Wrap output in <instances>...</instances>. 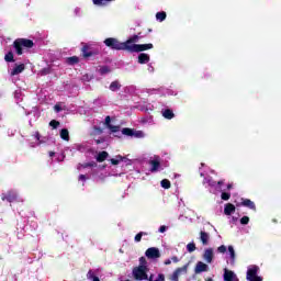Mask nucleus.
Returning <instances> with one entry per match:
<instances>
[{
    "instance_id": "1",
    "label": "nucleus",
    "mask_w": 281,
    "mask_h": 281,
    "mask_svg": "<svg viewBox=\"0 0 281 281\" xmlns=\"http://www.w3.org/2000/svg\"><path fill=\"white\" fill-rule=\"evenodd\" d=\"M23 47L24 49H32V47H34V41L27 38H16L13 42V48L15 49V54L18 56H23Z\"/></svg>"
},
{
    "instance_id": "2",
    "label": "nucleus",
    "mask_w": 281,
    "mask_h": 281,
    "mask_svg": "<svg viewBox=\"0 0 281 281\" xmlns=\"http://www.w3.org/2000/svg\"><path fill=\"white\" fill-rule=\"evenodd\" d=\"M104 45L110 47V49H115L116 52H126L124 42H120L115 37H108L104 40Z\"/></svg>"
},
{
    "instance_id": "3",
    "label": "nucleus",
    "mask_w": 281,
    "mask_h": 281,
    "mask_svg": "<svg viewBox=\"0 0 281 281\" xmlns=\"http://www.w3.org/2000/svg\"><path fill=\"white\" fill-rule=\"evenodd\" d=\"M81 45H83L81 48V54L83 58H91L92 56H98L100 54V49L93 47V45L91 44L82 43Z\"/></svg>"
},
{
    "instance_id": "4",
    "label": "nucleus",
    "mask_w": 281,
    "mask_h": 281,
    "mask_svg": "<svg viewBox=\"0 0 281 281\" xmlns=\"http://www.w3.org/2000/svg\"><path fill=\"white\" fill-rule=\"evenodd\" d=\"M133 276L135 280L142 281V280H149L148 278V267L138 266L133 269Z\"/></svg>"
},
{
    "instance_id": "5",
    "label": "nucleus",
    "mask_w": 281,
    "mask_h": 281,
    "mask_svg": "<svg viewBox=\"0 0 281 281\" xmlns=\"http://www.w3.org/2000/svg\"><path fill=\"white\" fill-rule=\"evenodd\" d=\"M144 38V36L139 35H133L127 41L123 42L125 45V52H128L130 54L133 52L132 47L137 46L139 43V40Z\"/></svg>"
},
{
    "instance_id": "6",
    "label": "nucleus",
    "mask_w": 281,
    "mask_h": 281,
    "mask_svg": "<svg viewBox=\"0 0 281 281\" xmlns=\"http://www.w3.org/2000/svg\"><path fill=\"white\" fill-rule=\"evenodd\" d=\"M259 269L260 268L258 266H252L251 268H249L247 270L246 280H248V281H262V277L258 276Z\"/></svg>"
},
{
    "instance_id": "7",
    "label": "nucleus",
    "mask_w": 281,
    "mask_h": 281,
    "mask_svg": "<svg viewBox=\"0 0 281 281\" xmlns=\"http://www.w3.org/2000/svg\"><path fill=\"white\" fill-rule=\"evenodd\" d=\"M188 274V265L177 268L171 276H169L170 281H179L180 276Z\"/></svg>"
},
{
    "instance_id": "8",
    "label": "nucleus",
    "mask_w": 281,
    "mask_h": 281,
    "mask_svg": "<svg viewBox=\"0 0 281 281\" xmlns=\"http://www.w3.org/2000/svg\"><path fill=\"white\" fill-rule=\"evenodd\" d=\"M19 199V195L15 193L14 190H9L5 193L1 194V200L7 201L8 203H14Z\"/></svg>"
},
{
    "instance_id": "9",
    "label": "nucleus",
    "mask_w": 281,
    "mask_h": 281,
    "mask_svg": "<svg viewBox=\"0 0 281 281\" xmlns=\"http://www.w3.org/2000/svg\"><path fill=\"white\" fill-rule=\"evenodd\" d=\"M145 256L150 260H156L157 258H161V252L159 251V248L150 247L145 251Z\"/></svg>"
},
{
    "instance_id": "10",
    "label": "nucleus",
    "mask_w": 281,
    "mask_h": 281,
    "mask_svg": "<svg viewBox=\"0 0 281 281\" xmlns=\"http://www.w3.org/2000/svg\"><path fill=\"white\" fill-rule=\"evenodd\" d=\"M237 207H248V210H252V212H256V203L251 201L250 199L241 198V202L236 204Z\"/></svg>"
},
{
    "instance_id": "11",
    "label": "nucleus",
    "mask_w": 281,
    "mask_h": 281,
    "mask_svg": "<svg viewBox=\"0 0 281 281\" xmlns=\"http://www.w3.org/2000/svg\"><path fill=\"white\" fill-rule=\"evenodd\" d=\"M155 47L153 44H138L137 46L132 47L131 54H139V52H148Z\"/></svg>"
},
{
    "instance_id": "12",
    "label": "nucleus",
    "mask_w": 281,
    "mask_h": 281,
    "mask_svg": "<svg viewBox=\"0 0 281 281\" xmlns=\"http://www.w3.org/2000/svg\"><path fill=\"white\" fill-rule=\"evenodd\" d=\"M202 258L205 260V262H207V265H212L214 260V248H206Z\"/></svg>"
},
{
    "instance_id": "13",
    "label": "nucleus",
    "mask_w": 281,
    "mask_h": 281,
    "mask_svg": "<svg viewBox=\"0 0 281 281\" xmlns=\"http://www.w3.org/2000/svg\"><path fill=\"white\" fill-rule=\"evenodd\" d=\"M209 269L210 267L206 263H204L203 261H198L194 267V273L199 276V273H205V271H207Z\"/></svg>"
},
{
    "instance_id": "14",
    "label": "nucleus",
    "mask_w": 281,
    "mask_h": 281,
    "mask_svg": "<svg viewBox=\"0 0 281 281\" xmlns=\"http://www.w3.org/2000/svg\"><path fill=\"white\" fill-rule=\"evenodd\" d=\"M150 172H157L159 171V168H161V161H159V157H156L154 160L149 161Z\"/></svg>"
},
{
    "instance_id": "15",
    "label": "nucleus",
    "mask_w": 281,
    "mask_h": 281,
    "mask_svg": "<svg viewBox=\"0 0 281 281\" xmlns=\"http://www.w3.org/2000/svg\"><path fill=\"white\" fill-rule=\"evenodd\" d=\"M25 71V64L15 65V67L11 70V76H19V74H23Z\"/></svg>"
},
{
    "instance_id": "16",
    "label": "nucleus",
    "mask_w": 281,
    "mask_h": 281,
    "mask_svg": "<svg viewBox=\"0 0 281 281\" xmlns=\"http://www.w3.org/2000/svg\"><path fill=\"white\" fill-rule=\"evenodd\" d=\"M236 212V206L232 203H227L225 204V207H224V214L226 216H232V214H234Z\"/></svg>"
},
{
    "instance_id": "17",
    "label": "nucleus",
    "mask_w": 281,
    "mask_h": 281,
    "mask_svg": "<svg viewBox=\"0 0 281 281\" xmlns=\"http://www.w3.org/2000/svg\"><path fill=\"white\" fill-rule=\"evenodd\" d=\"M146 63H150V55L140 53L138 55V64L139 65H146Z\"/></svg>"
},
{
    "instance_id": "18",
    "label": "nucleus",
    "mask_w": 281,
    "mask_h": 281,
    "mask_svg": "<svg viewBox=\"0 0 281 281\" xmlns=\"http://www.w3.org/2000/svg\"><path fill=\"white\" fill-rule=\"evenodd\" d=\"M236 278V274L232 270H224V281H234Z\"/></svg>"
},
{
    "instance_id": "19",
    "label": "nucleus",
    "mask_w": 281,
    "mask_h": 281,
    "mask_svg": "<svg viewBox=\"0 0 281 281\" xmlns=\"http://www.w3.org/2000/svg\"><path fill=\"white\" fill-rule=\"evenodd\" d=\"M108 158H109L108 151H100L95 157L98 164H102V161H106Z\"/></svg>"
},
{
    "instance_id": "20",
    "label": "nucleus",
    "mask_w": 281,
    "mask_h": 281,
    "mask_svg": "<svg viewBox=\"0 0 281 281\" xmlns=\"http://www.w3.org/2000/svg\"><path fill=\"white\" fill-rule=\"evenodd\" d=\"M200 240L202 245H209L210 244V234L205 232H200Z\"/></svg>"
},
{
    "instance_id": "21",
    "label": "nucleus",
    "mask_w": 281,
    "mask_h": 281,
    "mask_svg": "<svg viewBox=\"0 0 281 281\" xmlns=\"http://www.w3.org/2000/svg\"><path fill=\"white\" fill-rule=\"evenodd\" d=\"M110 91H120L122 89V83H120V81L115 80V81H112L110 87H109Z\"/></svg>"
},
{
    "instance_id": "22",
    "label": "nucleus",
    "mask_w": 281,
    "mask_h": 281,
    "mask_svg": "<svg viewBox=\"0 0 281 281\" xmlns=\"http://www.w3.org/2000/svg\"><path fill=\"white\" fill-rule=\"evenodd\" d=\"M162 117H165V120H172L175 117V112L170 109H166L162 111Z\"/></svg>"
},
{
    "instance_id": "23",
    "label": "nucleus",
    "mask_w": 281,
    "mask_h": 281,
    "mask_svg": "<svg viewBox=\"0 0 281 281\" xmlns=\"http://www.w3.org/2000/svg\"><path fill=\"white\" fill-rule=\"evenodd\" d=\"M122 133H123V135H126L127 137H134V135H135V131L130 127H124L122 130Z\"/></svg>"
},
{
    "instance_id": "24",
    "label": "nucleus",
    "mask_w": 281,
    "mask_h": 281,
    "mask_svg": "<svg viewBox=\"0 0 281 281\" xmlns=\"http://www.w3.org/2000/svg\"><path fill=\"white\" fill-rule=\"evenodd\" d=\"M111 1L113 0H92L94 5H100V7L109 5Z\"/></svg>"
},
{
    "instance_id": "25",
    "label": "nucleus",
    "mask_w": 281,
    "mask_h": 281,
    "mask_svg": "<svg viewBox=\"0 0 281 281\" xmlns=\"http://www.w3.org/2000/svg\"><path fill=\"white\" fill-rule=\"evenodd\" d=\"M59 135L64 139V142H69V130L63 128Z\"/></svg>"
},
{
    "instance_id": "26",
    "label": "nucleus",
    "mask_w": 281,
    "mask_h": 281,
    "mask_svg": "<svg viewBox=\"0 0 281 281\" xmlns=\"http://www.w3.org/2000/svg\"><path fill=\"white\" fill-rule=\"evenodd\" d=\"M80 63V58L78 56H72L67 58L68 65H78Z\"/></svg>"
},
{
    "instance_id": "27",
    "label": "nucleus",
    "mask_w": 281,
    "mask_h": 281,
    "mask_svg": "<svg viewBox=\"0 0 281 281\" xmlns=\"http://www.w3.org/2000/svg\"><path fill=\"white\" fill-rule=\"evenodd\" d=\"M5 63H14V53L12 50L4 55Z\"/></svg>"
},
{
    "instance_id": "28",
    "label": "nucleus",
    "mask_w": 281,
    "mask_h": 281,
    "mask_svg": "<svg viewBox=\"0 0 281 281\" xmlns=\"http://www.w3.org/2000/svg\"><path fill=\"white\" fill-rule=\"evenodd\" d=\"M124 159H126V157H122L121 155H119L116 156V158H112L110 161L112 166H117L120 161H124Z\"/></svg>"
},
{
    "instance_id": "29",
    "label": "nucleus",
    "mask_w": 281,
    "mask_h": 281,
    "mask_svg": "<svg viewBox=\"0 0 281 281\" xmlns=\"http://www.w3.org/2000/svg\"><path fill=\"white\" fill-rule=\"evenodd\" d=\"M160 186L161 188H164L165 190H170L171 188V183H170V180L168 179H162L161 182H160Z\"/></svg>"
},
{
    "instance_id": "30",
    "label": "nucleus",
    "mask_w": 281,
    "mask_h": 281,
    "mask_svg": "<svg viewBox=\"0 0 281 281\" xmlns=\"http://www.w3.org/2000/svg\"><path fill=\"white\" fill-rule=\"evenodd\" d=\"M99 74L104 76L106 74H111V68L109 66H101L99 69Z\"/></svg>"
},
{
    "instance_id": "31",
    "label": "nucleus",
    "mask_w": 281,
    "mask_h": 281,
    "mask_svg": "<svg viewBox=\"0 0 281 281\" xmlns=\"http://www.w3.org/2000/svg\"><path fill=\"white\" fill-rule=\"evenodd\" d=\"M153 278H155V276L150 274L148 281H166V276H164V273L158 274L155 280Z\"/></svg>"
},
{
    "instance_id": "32",
    "label": "nucleus",
    "mask_w": 281,
    "mask_h": 281,
    "mask_svg": "<svg viewBox=\"0 0 281 281\" xmlns=\"http://www.w3.org/2000/svg\"><path fill=\"white\" fill-rule=\"evenodd\" d=\"M143 236H148V233L139 232L138 234H136L135 237H134L135 243H142V237Z\"/></svg>"
},
{
    "instance_id": "33",
    "label": "nucleus",
    "mask_w": 281,
    "mask_h": 281,
    "mask_svg": "<svg viewBox=\"0 0 281 281\" xmlns=\"http://www.w3.org/2000/svg\"><path fill=\"white\" fill-rule=\"evenodd\" d=\"M87 278H88V280L100 281V278H99V277H95V273L92 272V270H89V271H88Z\"/></svg>"
},
{
    "instance_id": "34",
    "label": "nucleus",
    "mask_w": 281,
    "mask_h": 281,
    "mask_svg": "<svg viewBox=\"0 0 281 281\" xmlns=\"http://www.w3.org/2000/svg\"><path fill=\"white\" fill-rule=\"evenodd\" d=\"M187 251H189V254H192L193 251H196V244H194V241L189 243L187 245Z\"/></svg>"
},
{
    "instance_id": "35",
    "label": "nucleus",
    "mask_w": 281,
    "mask_h": 281,
    "mask_svg": "<svg viewBox=\"0 0 281 281\" xmlns=\"http://www.w3.org/2000/svg\"><path fill=\"white\" fill-rule=\"evenodd\" d=\"M228 251L231 254L232 262L236 260V251L234 250V246H228Z\"/></svg>"
},
{
    "instance_id": "36",
    "label": "nucleus",
    "mask_w": 281,
    "mask_h": 281,
    "mask_svg": "<svg viewBox=\"0 0 281 281\" xmlns=\"http://www.w3.org/2000/svg\"><path fill=\"white\" fill-rule=\"evenodd\" d=\"M156 19L157 21H166V12L161 11V12H158L156 13Z\"/></svg>"
},
{
    "instance_id": "37",
    "label": "nucleus",
    "mask_w": 281,
    "mask_h": 281,
    "mask_svg": "<svg viewBox=\"0 0 281 281\" xmlns=\"http://www.w3.org/2000/svg\"><path fill=\"white\" fill-rule=\"evenodd\" d=\"M221 199H222V201H229V199H232V193L222 192Z\"/></svg>"
},
{
    "instance_id": "38",
    "label": "nucleus",
    "mask_w": 281,
    "mask_h": 281,
    "mask_svg": "<svg viewBox=\"0 0 281 281\" xmlns=\"http://www.w3.org/2000/svg\"><path fill=\"white\" fill-rule=\"evenodd\" d=\"M98 166V164L95 161H91V162H85L82 165V168H95Z\"/></svg>"
},
{
    "instance_id": "39",
    "label": "nucleus",
    "mask_w": 281,
    "mask_h": 281,
    "mask_svg": "<svg viewBox=\"0 0 281 281\" xmlns=\"http://www.w3.org/2000/svg\"><path fill=\"white\" fill-rule=\"evenodd\" d=\"M49 126H52V128H58L60 126V122H58L56 120H52L49 122Z\"/></svg>"
},
{
    "instance_id": "40",
    "label": "nucleus",
    "mask_w": 281,
    "mask_h": 281,
    "mask_svg": "<svg viewBox=\"0 0 281 281\" xmlns=\"http://www.w3.org/2000/svg\"><path fill=\"white\" fill-rule=\"evenodd\" d=\"M111 133H120V125H110V127H108Z\"/></svg>"
},
{
    "instance_id": "41",
    "label": "nucleus",
    "mask_w": 281,
    "mask_h": 281,
    "mask_svg": "<svg viewBox=\"0 0 281 281\" xmlns=\"http://www.w3.org/2000/svg\"><path fill=\"white\" fill-rule=\"evenodd\" d=\"M147 265H148V261H146V257H140L138 267H148Z\"/></svg>"
},
{
    "instance_id": "42",
    "label": "nucleus",
    "mask_w": 281,
    "mask_h": 281,
    "mask_svg": "<svg viewBox=\"0 0 281 281\" xmlns=\"http://www.w3.org/2000/svg\"><path fill=\"white\" fill-rule=\"evenodd\" d=\"M240 225H249V216H243L240 218Z\"/></svg>"
},
{
    "instance_id": "43",
    "label": "nucleus",
    "mask_w": 281,
    "mask_h": 281,
    "mask_svg": "<svg viewBox=\"0 0 281 281\" xmlns=\"http://www.w3.org/2000/svg\"><path fill=\"white\" fill-rule=\"evenodd\" d=\"M218 254H225L227 251V247L225 245H222L217 248Z\"/></svg>"
},
{
    "instance_id": "44",
    "label": "nucleus",
    "mask_w": 281,
    "mask_h": 281,
    "mask_svg": "<svg viewBox=\"0 0 281 281\" xmlns=\"http://www.w3.org/2000/svg\"><path fill=\"white\" fill-rule=\"evenodd\" d=\"M111 116L105 117V126L109 128L111 126Z\"/></svg>"
},
{
    "instance_id": "45",
    "label": "nucleus",
    "mask_w": 281,
    "mask_h": 281,
    "mask_svg": "<svg viewBox=\"0 0 281 281\" xmlns=\"http://www.w3.org/2000/svg\"><path fill=\"white\" fill-rule=\"evenodd\" d=\"M134 137H144V132L142 131L134 132Z\"/></svg>"
},
{
    "instance_id": "46",
    "label": "nucleus",
    "mask_w": 281,
    "mask_h": 281,
    "mask_svg": "<svg viewBox=\"0 0 281 281\" xmlns=\"http://www.w3.org/2000/svg\"><path fill=\"white\" fill-rule=\"evenodd\" d=\"M54 110H55L57 113H60V111H63V108H61L60 105L56 104V105L54 106Z\"/></svg>"
},
{
    "instance_id": "47",
    "label": "nucleus",
    "mask_w": 281,
    "mask_h": 281,
    "mask_svg": "<svg viewBox=\"0 0 281 281\" xmlns=\"http://www.w3.org/2000/svg\"><path fill=\"white\" fill-rule=\"evenodd\" d=\"M42 72H43L44 76H47V74H50V70H49V68H44L42 70Z\"/></svg>"
},
{
    "instance_id": "48",
    "label": "nucleus",
    "mask_w": 281,
    "mask_h": 281,
    "mask_svg": "<svg viewBox=\"0 0 281 281\" xmlns=\"http://www.w3.org/2000/svg\"><path fill=\"white\" fill-rule=\"evenodd\" d=\"M95 133H98V135H102L103 131L101 130V127H94Z\"/></svg>"
},
{
    "instance_id": "49",
    "label": "nucleus",
    "mask_w": 281,
    "mask_h": 281,
    "mask_svg": "<svg viewBox=\"0 0 281 281\" xmlns=\"http://www.w3.org/2000/svg\"><path fill=\"white\" fill-rule=\"evenodd\" d=\"M167 229H168V227H166L164 225L159 227L160 234H164V232H166Z\"/></svg>"
},
{
    "instance_id": "50",
    "label": "nucleus",
    "mask_w": 281,
    "mask_h": 281,
    "mask_svg": "<svg viewBox=\"0 0 281 281\" xmlns=\"http://www.w3.org/2000/svg\"><path fill=\"white\" fill-rule=\"evenodd\" d=\"M95 144L97 145L104 144V138L95 139Z\"/></svg>"
},
{
    "instance_id": "51",
    "label": "nucleus",
    "mask_w": 281,
    "mask_h": 281,
    "mask_svg": "<svg viewBox=\"0 0 281 281\" xmlns=\"http://www.w3.org/2000/svg\"><path fill=\"white\" fill-rule=\"evenodd\" d=\"M79 181H87V176L80 175L79 176Z\"/></svg>"
},
{
    "instance_id": "52",
    "label": "nucleus",
    "mask_w": 281,
    "mask_h": 281,
    "mask_svg": "<svg viewBox=\"0 0 281 281\" xmlns=\"http://www.w3.org/2000/svg\"><path fill=\"white\" fill-rule=\"evenodd\" d=\"M171 260H172V262H179V257L173 256V257H171Z\"/></svg>"
},
{
    "instance_id": "53",
    "label": "nucleus",
    "mask_w": 281,
    "mask_h": 281,
    "mask_svg": "<svg viewBox=\"0 0 281 281\" xmlns=\"http://www.w3.org/2000/svg\"><path fill=\"white\" fill-rule=\"evenodd\" d=\"M165 265H166V266L172 265V260H170V259L165 260Z\"/></svg>"
},
{
    "instance_id": "54",
    "label": "nucleus",
    "mask_w": 281,
    "mask_h": 281,
    "mask_svg": "<svg viewBox=\"0 0 281 281\" xmlns=\"http://www.w3.org/2000/svg\"><path fill=\"white\" fill-rule=\"evenodd\" d=\"M234 188V186L232 183L227 184V190H232Z\"/></svg>"
},
{
    "instance_id": "55",
    "label": "nucleus",
    "mask_w": 281,
    "mask_h": 281,
    "mask_svg": "<svg viewBox=\"0 0 281 281\" xmlns=\"http://www.w3.org/2000/svg\"><path fill=\"white\" fill-rule=\"evenodd\" d=\"M35 137L37 140L41 139V134L37 132Z\"/></svg>"
},
{
    "instance_id": "56",
    "label": "nucleus",
    "mask_w": 281,
    "mask_h": 281,
    "mask_svg": "<svg viewBox=\"0 0 281 281\" xmlns=\"http://www.w3.org/2000/svg\"><path fill=\"white\" fill-rule=\"evenodd\" d=\"M54 155H56V153L49 151V157H54Z\"/></svg>"
},
{
    "instance_id": "57",
    "label": "nucleus",
    "mask_w": 281,
    "mask_h": 281,
    "mask_svg": "<svg viewBox=\"0 0 281 281\" xmlns=\"http://www.w3.org/2000/svg\"><path fill=\"white\" fill-rule=\"evenodd\" d=\"M223 183H224V181H223V180H220V181L217 182V186H223Z\"/></svg>"
},
{
    "instance_id": "58",
    "label": "nucleus",
    "mask_w": 281,
    "mask_h": 281,
    "mask_svg": "<svg viewBox=\"0 0 281 281\" xmlns=\"http://www.w3.org/2000/svg\"><path fill=\"white\" fill-rule=\"evenodd\" d=\"M136 36H144V35H142V32H139L138 34H136Z\"/></svg>"
},
{
    "instance_id": "59",
    "label": "nucleus",
    "mask_w": 281,
    "mask_h": 281,
    "mask_svg": "<svg viewBox=\"0 0 281 281\" xmlns=\"http://www.w3.org/2000/svg\"><path fill=\"white\" fill-rule=\"evenodd\" d=\"M206 281H214V280H212V278H209Z\"/></svg>"
},
{
    "instance_id": "60",
    "label": "nucleus",
    "mask_w": 281,
    "mask_h": 281,
    "mask_svg": "<svg viewBox=\"0 0 281 281\" xmlns=\"http://www.w3.org/2000/svg\"><path fill=\"white\" fill-rule=\"evenodd\" d=\"M148 32H153V29H148Z\"/></svg>"
}]
</instances>
